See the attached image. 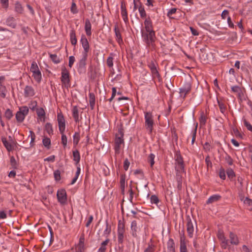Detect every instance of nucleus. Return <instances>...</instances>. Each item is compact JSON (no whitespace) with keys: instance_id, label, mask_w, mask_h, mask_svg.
<instances>
[{"instance_id":"18","label":"nucleus","mask_w":252,"mask_h":252,"mask_svg":"<svg viewBox=\"0 0 252 252\" xmlns=\"http://www.w3.org/2000/svg\"><path fill=\"white\" fill-rule=\"evenodd\" d=\"M114 32L115 34L116 40L120 45L123 43V39L121 36L120 31L118 28V25L116 24L114 26Z\"/></svg>"},{"instance_id":"19","label":"nucleus","mask_w":252,"mask_h":252,"mask_svg":"<svg viewBox=\"0 0 252 252\" xmlns=\"http://www.w3.org/2000/svg\"><path fill=\"white\" fill-rule=\"evenodd\" d=\"M92 25L88 19L85 20V30L87 36H90L92 35Z\"/></svg>"},{"instance_id":"59","label":"nucleus","mask_w":252,"mask_h":252,"mask_svg":"<svg viewBox=\"0 0 252 252\" xmlns=\"http://www.w3.org/2000/svg\"><path fill=\"white\" fill-rule=\"evenodd\" d=\"M70 10L71 12L74 14L77 12V6L74 2H72Z\"/></svg>"},{"instance_id":"22","label":"nucleus","mask_w":252,"mask_h":252,"mask_svg":"<svg viewBox=\"0 0 252 252\" xmlns=\"http://www.w3.org/2000/svg\"><path fill=\"white\" fill-rule=\"evenodd\" d=\"M6 24L13 29L16 27V23L15 22V19L13 17L9 16L5 21Z\"/></svg>"},{"instance_id":"42","label":"nucleus","mask_w":252,"mask_h":252,"mask_svg":"<svg viewBox=\"0 0 252 252\" xmlns=\"http://www.w3.org/2000/svg\"><path fill=\"white\" fill-rule=\"evenodd\" d=\"M50 57L55 63H58L60 62V60L56 54H50Z\"/></svg>"},{"instance_id":"27","label":"nucleus","mask_w":252,"mask_h":252,"mask_svg":"<svg viewBox=\"0 0 252 252\" xmlns=\"http://www.w3.org/2000/svg\"><path fill=\"white\" fill-rule=\"evenodd\" d=\"M72 115H73V117L74 119V121L76 122H79V111H78V109L76 106H74L72 109Z\"/></svg>"},{"instance_id":"60","label":"nucleus","mask_w":252,"mask_h":252,"mask_svg":"<svg viewBox=\"0 0 252 252\" xmlns=\"http://www.w3.org/2000/svg\"><path fill=\"white\" fill-rule=\"evenodd\" d=\"M84 237H81L79 239V242L78 246L80 249L84 247Z\"/></svg>"},{"instance_id":"64","label":"nucleus","mask_w":252,"mask_h":252,"mask_svg":"<svg viewBox=\"0 0 252 252\" xmlns=\"http://www.w3.org/2000/svg\"><path fill=\"white\" fill-rule=\"evenodd\" d=\"M244 203L246 204H248V205H252V200L250 199V198L246 197L244 200Z\"/></svg>"},{"instance_id":"25","label":"nucleus","mask_w":252,"mask_h":252,"mask_svg":"<svg viewBox=\"0 0 252 252\" xmlns=\"http://www.w3.org/2000/svg\"><path fill=\"white\" fill-rule=\"evenodd\" d=\"M1 141L3 145L8 152L13 150V147L12 145L10 142H8L5 138H2Z\"/></svg>"},{"instance_id":"15","label":"nucleus","mask_w":252,"mask_h":252,"mask_svg":"<svg viewBox=\"0 0 252 252\" xmlns=\"http://www.w3.org/2000/svg\"><path fill=\"white\" fill-rule=\"evenodd\" d=\"M144 29L145 30H143L144 32H155L153 30L152 22L149 17L145 20Z\"/></svg>"},{"instance_id":"20","label":"nucleus","mask_w":252,"mask_h":252,"mask_svg":"<svg viewBox=\"0 0 252 252\" xmlns=\"http://www.w3.org/2000/svg\"><path fill=\"white\" fill-rule=\"evenodd\" d=\"M88 57V55L82 54V58L77 63L79 69L84 68L86 65V62Z\"/></svg>"},{"instance_id":"40","label":"nucleus","mask_w":252,"mask_h":252,"mask_svg":"<svg viewBox=\"0 0 252 252\" xmlns=\"http://www.w3.org/2000/svg\"><path fill=\"white\" fill-rule=\"evenodd\" d=\"M226 173L228 177L232 180L235 176V173L234 171L231 168H228L226 170Z\"/></svg>"},{"instance_id":"26","label":"nucleus","mask_w":252,"mask_h":252,"mask_svg":"<svg viewBox=\"0 0 252 252\" xmlns=\"http://www.w3.org/2000/svg\"><path fill=\"white\" fill-rule=\"evenodd\" d=\"M180 252H188L186 244L184 237H181L180 239Z\"/></svg>"},{"instance_id":"46","label":"nucleus","mask_w":252,"mask_h":252,"mask_svg":"<svg viewBox=\"0 0 252 252\" xmlns=\"http://www.w3.org/2000/svg\"><path fill=\"white\" fill-rule=\"evenodd\" d=\"M150 201L152 204H158L159 202V199L156 195H152L150 197Z\"/></svg>"},{"instance_id":"43","label":"nucleus","mask_w":252,"mask_h":252,"mask_svg":"<svg viewBox=\"0 0 252 252\" xmlns=\"http://www.w3.org/2000/svg\"><path fill=\"white\" fill-rule=\"evenodd\" d=\"M62 134V143L64 147H65L67 145V139L66 135L64 134V132L61 133Z\"/></svg>"},{"instance_id":"17","label":"nucleus","mask_w":252,"mask_h":252,"mask_svg":"<svg viewBox=\"0 0 252 252\" xmlns=\"http://www.w3.org/2000/svg\"><path fill=\"white\" fill-rule=\"evenodd\" d=\"M187 227V232L188 233L189 236L190 238L192 237L194 232V227L190 219H189L188 220Z\"/></svg>"},{"instance_id":"30","label":"nucleus","mask_w":252,"mask_h":252,"mask_svg":"<svg viewBox=\"0 0 252 252\" xmlns=\"http://www.w3.org/2000/svg\"><path fill=\"white\" fill-rule=\"evenodd\" d=\"M15 11L19 13L22 14L24 11V9L21 4L19 2H16L15 3Z\"/></svg>"},{"instance_id":"7","label":"nucleus","mask_w":252,"mask_h":252,"mask_svg":"<svg viewBox=\"0 0 252 252\" xmlns=\"http://www.w3.org/2000/svg\"><path fill=\"white\" fill-rule=\"evenodd\" d=\"M175 169L177 173L184 171V164L181 156L177 154L175 156Z\"/></svg>"},{"instance_id":"24","label":"nucleus","mask_w":252,"mask_h":252,"mask_svg":"<svg viewBox=\"0 0 252 252\" xmlns=\"http://www.w3.org/2000/svg\"><path fill=\"white\" fill-rule=\"evenodd\" d=\"M221 198L220 195L219 194H214L211 196L207 201V204L213 203L214 202H217Z\"/></svg>"},{"instance_id":"39","label":"nucleus","mask_w":252,"mask_h":252,"mask_svg":"<svg viewBox=\"0 0 252 252\" xmlns=\"http://www.w3.org/2000/svg\"><path fill=\"white\" fill-rule=\"evenodd\" d=\"M138 11L139 12L140 17L142 18H146V11H145L143 6H142V5H140L138 7Z\"/></svg>"},{"instance_id":"2","label":"nucleus","mask_w":252,"mask_h":252,"mask_svg":"<svg viewBox=\"0 0 252 252\" xmlns=\"http://www.w3.org/2000/svg\"><path fill=\"white\" fill-rule=\"evenodd\" d=\"M141 32L143 40L147 44V46L154 48L156 39L155 32H147L142 30Z\"/></svg>"},{"instance_id":"49","label":"nucleus","mask_w":252,"mask_h":252,"mask_svg":"<svg viewBox=\"0 0 252 252\" xmlns=\"http://www.w3.org/2000/svg\"><path fill=\"white\" fill-rule=\"evenodd\" d=\"M219 176L220 179L225 180L226 178L225 171L224 168L221 167L219 171Z\"/></svg>"},{"instance_id":"55","label":"nucleus","mask_w":252,"mask_h":252,"mask_svg":"<svg viewBox=\"0 0 252 252\" xmlns=\"http://www.w3.org/2000/svg\"><path fill=\"white\" fill-rule=\"evenodd\" d=\"M199 122L201 125H205L206 122V117L203 113L201 114L199 118Z\"/></svg>"},{"instance_id":"54","label":"nucleus","mask_w":252,"mask_h":252,"mask_svg":"<svg viewBox=\"0 0 252 252\" xmlns=\"http://www.w3.org/2000/svg\"><path fill=\"white\" fill-rule=\"evenodd\" d=\"M225 160L229 165H232L233 164V160L232 158L227 154H226L225 157Z\"/></svg>"},{"instance_id":"57","label":"nucleus","mask_w":252,"mask_h":252,"mask_svg":"<svg viewBox=\"0 0 252 252\" xmlns=\"http://www.w3.org/2000/svg\"><path fill=\"white\" fill-rule=\"evenodd\" d=\"M0 1L2 7L7 9L9 6L8 0H0Z\"/></svg>"},{"instance_id":"51","label":"nucleus","mask_w":252,"mask_h":252,"mask_svg":"<svg viewBox=\"0 0 252 252\" xmlns=\"http://www.w3.org/2000/svg\"><path fill=\"white\" fill-rule=\"evenodd\" d=\"M10 164L13 168L16 169L17 168V163L15 158L13 156L10 158Z\"/></svg>"},{"instance_id":"63","label":"nucleus","mask_w":252,"mask_h":252,"mask_svg":"<svg viewBox=\"0 0 252 252\" xmlns=\"http://www.w3.org/2000/svg\"><path fill=\"white\" fill-rule=\"evenodd\" d=\"M227 24H228V27L231 28H233L234 27V25L233 23V22L231 21V18L230 16H228V17L227 18Z\"/></svg>"},{"instance_id":"45","label":"nucleus","mask_w":252,"mask_h":252,"mask_svg":"<svg viewBox=\"0 0 252 252\" xmlns=\"http://www.w3.org/2000/svg\"><path fill=\"white\" fill-rule=\"evenodd\" d=\"M4 115L7 119L10 120L13 117V113L12 111L9 109H6Z\"/></svg>"},{"instance_id":"52","label":"nucleus","mask_w":252,"mask_h":252,"mask_svg":"<svg viewBox=\"0 0 252 252\" xmlns=\"http://www.w3.org/2000/svg\"><path fill=\"white\" fill-rule=\"evenodd\" d=\"M42 143L45 147L49 148L51 144V141L49 138L46 137L43 139Z\"/></svg>"},{"instance_id":"29","label":"nucleus","mask_w":252,"mask_h":252,"mask_svg":"<svg viewBox=\"0 0 252 252\" xmlns=\"http://www.w3.org/2000/svg\"><path fill=\"white\" fill-rule=\"evenodd\" d=\"M70 40L73 45H75L77 43V39L76 37L75 32L74 30H71L70 32Z\"/></svg>"},{"instance_id":"11","label":"nucleus","mask_w":252,"mask_h":252,"mask_svg":"<svg viewBox=\"0 0 252 252\" xmlns=\"http://www.w3.org/2000/svg\"><path fill=\"white\" fill-rule=\"evenodd\" d=\"M191 88V85L190 83H185L183 86L180 88V96L185 98L186 95L190 91Z\"/></svg>"},{"instance_id":"3","label":"nucleus","mask_w":252,"mask_h":252,"mask_svg":"<svg viewBox=\"0 0 252 252\" xmlns=\"http://www.w3.org/2000/svg\"><path fill=\"white\" fill-rule=\"evenodd\" d=\"M145 127L148 133L151 134L153 129L154 121V116L152 113L144 112Z\"/></svg>"},{"instance_id":"23","label":"nucleus","mask_w":252,"mask_h":252,"mask_svg":"<svg viewBox=\"0 0 252 252\" xmlns=\"http://www.w3.org/2000/svg\"><path fill=\"white\" fill-rule=\"evenodd\" d=\"M130 228L132 235L134 237H137V226L136 220H133L131 222Z\"/></svg>"},{"instance_id":"34","label":"nucleus","mask_w":252,"mask_h":252,"mask_svg":"<svg viewBox=\"0 0 252 252\" xmlns=\"http://www.w3.org/2000/svg\"><path fill=\"white\" fill-rule=\"evenodd\" d=\"M111 231V226L109 225L107 222H106V228L103 232V236L107 238Z\"/></svg>"},{"instance_id":"58","label":"nucleus","mask_w":252,"mask_h":252,"mask_svg":"<svg viewBox=\"0 0 252 252\" xmlns=\"http://www.w3.org/2000/svg\"><path fill=\"white\" fill-rule=\"evenodd\" d=\"M75 61V57L71 56L69 57L68 66L71 68Z\"/></svg>"},{"instance_id":"31","label":"nucleus","mask_w":252,"mask_h":252,"mask_svg":"<svg viewBox=\"0 0 252 252\" xmlns=\"http://www.w3.org/2000/svg\"><path fill=\"white\" fill-rule=\"evenodd\" d=\"M95 95L94 93H91L89 94V102L90 106L92 109H93L95 104Z\"/></svg>"},{"instance_id":"9","label":"nucleus","mask_w":252,"mask_h":252,"mask_svg":"<svg viewBox=\"0 0 252 252\" xmlns=\"http://www.w3.org/2000/svg\"><path fill=\"white\" fill-rule=\"evenodd\" d=\"M57 196L58 201L62 204H64L67 201L66 192L64 189H60L57 191Z\"/></svg>"},{"instance_id":"28","label":"nucleus","mask_w":252,"mask_h":252,"mask_svg":"<svg viewBox=\"0 0 252 252\" xmlns=\"http://www.w3.org/2000/svg\"><path fill=\"white\" fill-rule=\"evenodd\" d=\"M73 160L75 162L76 165L79 163L80 160V153L78 150L73 151Z\"/></svg>"},{"instance_id":"56","label":"nucleus","mask_w":252,"mask_h":252,"mask_svg":"<svg viewBox=\"0 0 252 252\" xmlns=\"http://www.w3.org/2000/svg\"><path fill=\"white\" fill-rule=\"evenodd\" d=\"M231 89L233 92L236 93L237 94H239L242 90L241 88L238 86H233L231 87Z\"/></svg>"},{"instance_id":"41","label":"nucleus","mask_w":252,"mask_h":252,"mask_svg":"<svg viewBox=\"0 0 252 252\" xmlns=\"http://www.w3.org/2000/svg\"><path fill=\"white\" fill-rule=\"evenodd\" d=\"M122 17L125 23H127L128 22L127 12V10H123L121 11Z\"/></svg>"},{"instance_id":"33","label":"nucleus","mask_w":252,"mask_h":252,"mask_svg":"<svg viewBox=\"0 0 252 252\" xmlns=\"http://www.w3.org/2000/svg\"><path fill=\"white\" fill-rule=\"evenodd\" d=\"M7 89L5 86L0 84V96L5 98L6 95Z\"/></svg>"},{"instance_id":"38","label":"nucleus","mask_w":252,"mask_h":252,"mask_svg":"<svg viewBox=\"0 0 252 252\" xmlns=\"http://www.w3.org/2000/svg\"><path fill=\"white\" fill-rule=\"evenodd\" d=\"M156 246L152 243H149L148 247L145 249L144 252H154Z\"/></svg>"},{"instance_id":"14","label":"nucleus","mask_w":252,"mask_h":252,"mask_svg":"<svg viewBox=\"0 0 252 252\" xmlns=\"http://www.w3.org/2000/svg\"><path fill=\"white\" fill-rule=\"evenodd\" d=\"M148 67L150 68L152 75L154 77H159V74L157 68V65L153 61H151L149 63Z\"/></svg>"},{"instance_id":"12","label":"nucleus","mask_w":252,"mask_h":252,"mask_svg":"<svg viewBox=\"0 0 252 252\" xmlns=\"http://www.w3.org/2000/svg\"><path fill=\"white\" fill-rule=\"evenodd\" d=\"M124 143V139L123 135L121 137H116L115 140V154L119 155L120 153V149L121 145Z\"/></svg>"},{"instance_id":"62","label":"nucleus","mask_w":252,"mask_h":252,"mask_svg":"<svg viewBox=\"0 0 252 252\" xmlns=\"http://www.w3.org/2000/svg\"><path fill=\"white\" fill-rule=\"evenodd\" d=\"M130 164V162H129L128 160L126 158L124 163V168L125 170H127L129 167Z\"/></svg>"},{"instance_id":"48","label":"nucleus","mask_w":252,"mask_h":252,"mask_svg":"<svg viewBox=\"0 0 252 252\" xmlns=\"http://www.w3.org/2000/svg\"><path fill=\"white\" fill-rule=\"evenodd\" d=\"M73 143L75 145L78 144L80 140V134L79 133L75 132L73 136Z\"/></svg>"},{"instance_id":"21","label":"nucleus","mask_w":252,"mask_h":252,"mask_svg":"<svg viewBox=\"0 0 252 252\" xmlns=\"http://www.w3.org/2000/svg\"><path fill=\"white\" fill-rule=\"evenodd\" d=\"M168 252H175V243L173 239L170 238L167 243Z\"/></svg>"},{"instance_id":"36","label":"nucleus","mask_w":252,"mask_h":252,"mask_svg":"<svg viewBox=\"0 0 252 252\" xmlns=\"http://www.w3.org/2000/svg\"><path fill=\"white\" fill-rule=\"evenodd\" d=\"M120 188L123 193L124 192L125 188V176L121 175L120 177Z\"/></svg>"},{"instance_id":"13","label":"nucleus","mask_w":252,"mask_h":252,"mask_svg":"<svg viewBox=\"0 0 252 252\" xmlns=\"http://www.w3.org/2000/svg\"><path fill=\"white\" fill-rule=\"evenodd\" d=\"M80 42L84 49V51L82 52V54L88 55V53L90 50V45L88 39L84 35H83L81 37Z\"/></svg>"},{"instance_id":"50","label":"nucleus","mask_w":252,"mask_h":252,"mask_svg":"<svg viewBox=\"0 0 252 252\" xmlns=\"http://www.w3.org/2000/svg\"><path fill=\"white\" fill-rule=\"evenodd\" d=\"M155 155L153 154H150L148 157V161L150 163V165L151 167H153L155 163L154 159H155Z\"/></svg>"},{"instance_id":"53","label":"nucleus","mask_w":252,"mask_h":252,"mask_svg":"<svg viewBox=\"0 0 252 252\" xmlns=\"http://www.w3.org/2000/svg\"><path fill=\"white\" fill-rule=\"evenodd\" d=\"M243 123L244 126L247 127V128L250 131L252 132V126L251 125V124L248 122L245 119H243Z\"/></svg>"},{"instance_id":"32","label":"nucleus","mask_w":252,"mask_h":252,"mask_svg":"<svg viewBox=\"0 0 252 252\" xmlns=\"http://www.w3.org/2000/svg\"><path fill=\"white\" fill-rule=\"evenodd\" d=\"M45 128L46 132L49 134V135H52L53 134V129L52 127V125L51 124L49 123H47L45 124Z\"/></svg>"},{"instance_id":"5","label":"nucleus","mask_w":252,"mask_h":252,"mask_svg":"<svg viewBox=\"0 0 252 252\" xmlns=\"http://www.w3.org/2000/svg\"><path fill=\"white\" fill-rule=\"evenodd\" d=\"M29 108L26 106L19 108V111L16 114V119L17 122L22 123L24 121L25 117L28 114Z\"/></svg>"},{"instance_id":"10","label":"nucleus","mask_w":252,"mask_h":252,"mask_svg":"<svg viewBox=\"0 0 252 252\" xmlns=\"http://www.w3.org/2000/svg\"><path fill=\"white\" fill-rule=\"evenodd\" d=\"M69 72L65 67L62 69L61 81L65 87H68L69 83Z\"/></svg>"},{"instance_id":"47","label":"nucleus","mask_w":252,"mask_h":252,"mask_svg":"<svg viewBox=\"0 0 252 252\" xmlns=\"http://www.w3.org/2000/svg\"><path fill=\"white\" fill-rule=\"evenodd\" d=\"M54 176L55 180L56 181H59L61 180V172L59 170H56L54 172Z\"/></svg>"},{"instance_id":"44","label":"nucleus","mask_w":252,"mask_h":252,"mask_svg":"<svg viewBox=\"0 0 252 252\" xmlns=\"http://www.w3.org/2000/svg\"><path fill=\"white\" fill-rule=\"evenodd\" d=\"M36 113L37 116L40 118L45 117V113L44 110L42 108L37 109Z\"/></svg>"},{"instance_id":"35","label":"nucleus","mask_w":252,"mask_h":252,"mask_svg":"<svg viewBox=\"0 0 252 252\" xmlns=\"http://www.w3.org/2000/svg\"><path fill=\"white\" fill-rule=\"evenodd\" d=\"M113 54L112 53L110 54V56L108 57L106 60V64L107 66L110 67H113V57L112 56Z\"/></svg>"},{"instance_id":"16","label":"nucleus","mask_w":252,"mask_h":252,"mask_svg":"<svg viewBox=\"0 0 252 252\" xmlns=\"http://www.w3.org/2000/svg\"><path fill=\"white\" fill-rule=\"evenodd\" d=\"M24 96L26 97H32L35 94V92L32 87L27 86L24 91Z\"/></svg>"},{"instance_id":"6","label":"nucleus","mask_w":252,"mask_h":252,"mask_svg":"<svg viewBox=\"0 0 252 252\" xmlns=\"http://www.w3.org/2000/svg\"><path fill=\"white\" fill-rule=\"evenodd\" d=\"M125 233V226L121 220L119 221L118 225V242L119 244H122L124 241V234Z\"/></svg>"},{"instance_id":"4","label":"nucleus","mask_w":252,"mask_h":252,"mask_svg":"<svg viewBox=\"0 0 252 252\" xmlns=\"http://www.w3.org/2000/svg\"><path fill=\"white\" fill-rule=\"evenodd\" d=\"M30 71L32 73V76L35 81L37 83H40L42 79V74L37 63L35 61L32 63Z\"/></svg>"},{"instance_id":"37","label":"nucleus","mask_w":252,"mask_h":252,"mask_svg":"<svg viewBox=\"0 0 252 252\" xmlns=\"http://www.w3.org/2000/svg\"><path fill=\"white\" fill-rule=\"evenodd\" d=\"M218 103L219 105V107L220 110V111L221 113L224 114L226 110V106L222 101H220L218 99Z\"/></svg>"},{"instance_id":"1","label":"nucleus","mask_w":252,"mask_h":252,"mask_svg":"<svg viewBox=\"0 0 252 252\" xmlns=\"http://www.w3.org/2000/svg\"><path fill=\"white\" fill-rule=\"evenodd\" d=\"M218 237L220 241L221 248L224 249H226L229 247L230 244L233 245H238L239 243L237 236L232 232H230L229 234V240L226 238L223 232L221 231L218 232Z\"/></svg>"},{"instance_id":"8","label":"nucleus","mask_w":252,"mask_h":252,"mask_svg":"<svg viewBox=\"0 0 252 252\" xmlns=\"http://www.w3.org/2000/svg\"><path fill=\"white\" fill-rule=\"evenodd\" d=\"M57 121L60 133L64 132L65 129V122L63 116L61 113H58Z\"/></svg>"},{"instance_id":"61","label":"nucleus","mask_w":252,"mask_h":252,"mask_svg":"<svg viewBox=\"0 0 252 252\" xmlns=\"http://www.w3.org/2000/svg\"><path fill=\"white\" fill-rule=\"evenodd\" d=\"M176 11H177L176 8H171L168 11L167 14V16H168L169 17H170V16L172 15H173L176 13Z\"/></svg>"}]
</instances>
